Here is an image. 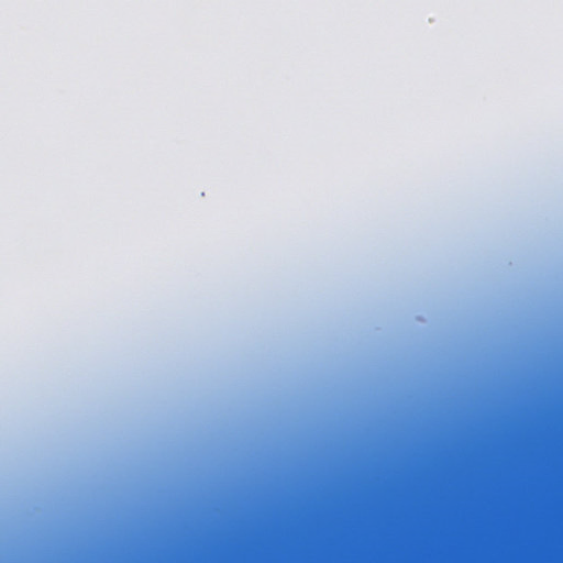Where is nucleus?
<instances>
[{
    "mask_svg": "<svg viewBox=\"0 0 563 563\" xmlns=\"http://www.w3.org/2000/svg\"><path fill=\"white\" fill-rule=\"evenodd\" d=\"M485 390H486V391H489L490 389H489V388H486Z\"/></svg>",
    "mask_w": 563,
    "mask_h": 563,
    "instance_id": "1",
    "label": "nucleus"
}]
</instances>
